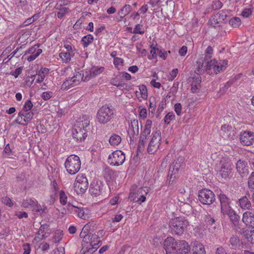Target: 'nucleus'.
<instances>
[{
	"label": "nucleus",
	"mask_w": 254,
	"mask_h": 254,
	"mask_svg": "<svg viewBox=\"0 0 254 254\" xmlns=\"http://www.w3.org/2000/svg\"><path fill=\"white\" fill-rule=\"evenodd\" d=\"M175 115L173 112H169L164 117V121L165 124L169 125L171 121L175 118Z\"/></svg>",
	"instance_id": "de8ad7c7"
},
{
	"label": "nucleus",
	"mask_w": 254,
	"mask_h": 254,
	"mask_svg": "<svg viewBox=\"0 0 254 254\" xmlns=\"http://www.w3.org/2000/svg\"><path fill=\"white\" fill-rule=\"evenodd\" d=\"M228 61L227 60L217 61V64L214 68V72L215 74L219 73L220 71H224L227 67Z\"/></svg>",
	"instance_id": "473e14b6"
},
{
	"label": "nucleus",
	"mask_w": 254,
	"mask_h": 254,
	"mask_svg": "<svg viewBox=\"0 0 254 254\" xmlns=\"http://www.w3.org/2000/svg\"><path fill=\"white\" fill-rule=\"evenodd\" d=\"M119 15H124V16H127L129 14V16H139V14L137 12L132 11L131 7L129 4H126L122 7L119 11Z\"/></svg>",
	"instance_id": "c85d7f7f"
},
{
	"label": "nucleus",
	"mask_w": 254,
	"mask_h": 254,
	"mask_svg": "<svg viewBox=\"0 0 254 254\" xmlns=\"http://www.w3.org/2000/svg\"><path fill=\"white\" fill-rule=\"evenodd\" d=\"M59 56L65 63L69 62L71 59L70 54L69 52L61 53Z\"/></svg>",
	"instance_id": "49530a36"
},
{
	"label": "nucleus",
	"mask_w": 254,
	"mask_h": 254,
	"mask_svg": "<svg viewBox=\"0 0 254 254\" xmlns=\"http://www.w3.org/2000/svg\"><path fill=\"white\" fill-rule=\"evenodd\" d=\"M40 45L39 44L35 45L33 47L29 48L28 51H25L24 54L26 55L27 54H30L33 55V54H35V53L37 52V50L38 49H40L39 48L40 47Z\"/></svg>",
	"instance_id": "8fccbe9b"
},
{
	"label": "nucleus",
	"mask_w": 254,
	"mask_h": 254,
	"mask_svg": "<svg viewBox=\"0 0 254 254\" xmlns=\"http://www.w3.org/2000/svg\"><path fill=\"white\" fill-rule=\"evenodd\" d=\"M95 225V223L93 221L90 222L84 226L83 231H88V232L93 231L94 230Z\"/></svg>",
	"instance_id": "09e8293b"
},
{
	"label": "nucleus",
	"mask_w": 254,
	"mask_h": 254,
	"mask_svg": "<svg viewBox=\"0 0 254 254\" xmlns=\"http://www.w3.org/2000/svg\"><path fill=\"white\" fill-rule=\"evenodd\" d=\"M39 248L42 251H45L49 249L50 246L47 243L43 242L40 244Z\"/></svg>",
	"instance_id": "338daca9"
},
{
	"label": "nucleus",
	"mask_w": 254,
	"mask_h": 254,
	"mask_svg": "<svg viewBox=\"0 0 254 254\" xmlns=\"http://www.w3.org/2000/svg\"><path fill=\"white\" fill-rule=\"evenodd\" d=\"M102 188L103 185L101 181H94L90 184L89 190L92 196H97L101 194Z\"/></svg>",
	"instance_id": "6ab92c4d"
},
{
	"label": "nucleus",
	"mask_w": 254,
	"mask_h": 254,
	"mask_svg": "<svg viewBox=\"0 0 254 254\" xmlns=\"http://www.w3.org/2000/svg\"><path fill=\"white\" fill-rule=\"evenodd\" d=\"M66 171L71 175L76 174L80 170L81 162L79 157L75 155L68 156L64 163Z\"/></svg>",
	"instance_id": "20e7f679"
},
{
	"label": "nucleus",
	"mask_w": 254,
	"mask_h": 254,
	"mask_svg": "<svg viewBox=\"0 0 254 254\" xmlns=\"http://www.w3.org/2000/svg\"><path fill=\"white\" fill-rule=\"evenodd\" d=\"M101 245V242L98 243V242H95L93 243H91V244H88L86 245V246L85 247H82V248L81 250V252L82 254H86V253H93L97 250L99 246Z\"/></svg>",
	"instance_id": "bb28decb"
},
{
	"label": "nucleus",
	"mask_w": 254,
	"mask_h": 254,
	"mask_svg": "<svg viewBox=\"0 0 254 254\" xmlns=\"http://www.w3.org/2000/svg\"><path fill=\"white\" fill-rule=\"evenodd\" d=\"M236 169L242 177L246 176L248 174V164L245 160H239L236 163Z\"/></svg>",
	"instance_id": "4be33fe9"
},
{
	"label": "nucleus",
	"mask_w": 254,
	"mask_h": 254,
	"mask_svg": "<svg viewBox=\"0 0 254 254\" xmlns=\"http://www.w3.org/2000/svg\"><path fill=\"white\" fill-rule=\"evenodd\" d=\"M238 202L239 205L243 209H250L251 207V202L246 196L240 198Z\"/></svg>",
	"instance_id": "72a5a7b5"
},
{
	"label": "nucleus",
	"mask_w": 254,
	"mask_h": 254,
	"mask_svg": "<svg viewBox=\"0 0 254 254\" xmlns=\"http://www.w3.org/2000/svg\"><path fill=\"white\" fill-rule=\"evenodd\" d=\"M95 242H98V243H101V240H100V238L98 235H96L95 234H92L91 232L88 233V235L85 239V244H82V247H85L86 245L91 244V243H93Z\"/></svg>",
	"instance_id": "c756f323"
},
{
	"label": "nucleus",
	"mask_w": 254,
	"mask_h": 254,
	"mask_svg": "<svg viewBox=\"0 0 254 254\" xmlns=\"http://www.w3.org/2000/svg\"><path fill=\"white\" fill-rule=\"evenodd\" d=\"M184 158L183 157H179L175 160L170 166L169 172H171L174 174L178 173L180 168L184 165Z\"/></svg>",
	"instance_id": "393cba45"
},
{
	"label": "nucleus",
	"mask_w": 254,
	"mask_h": 254,
	"mask_svg": "<svg viewBox=\"0 0 254 254\" xmlns=\"http://www.w3.org/2000/svg\"><path fill=\"white\" fill-rule=\"evenodd\" d=\"M161 132L159 130H157L153 134L152 139L147 147V152L150 154H154L158 149L161 144Z\"/></svg>",
	"instance_id": "1a4fd4ad"
},
{
	"label": "nucleus",
	"mask_w": 254,
	"mask_h": 254,
	"mask_svg": "<svg viewBox=\"0 0 254 254\" xmlns=\"http://www.w3.org/2000/svg\"><path fill=\"white\" fill-rule=\"evenodd\" d=\"M218 197L220 203L221 212L222 214L232 209L230 206L231 199L223 191H221L219 194H218Z\"/></svg>",
	"instance_id": "f8f14e48"
},
{
	"label": "nucleus",
	"mask_w": 254,
	"mask_h": 254,
	"mask_svg": "<svg viewBox=\"0 0 254 254\" xmlns=\"http://www.w3.org/2000/svg\"><path fill=\"white\" fill-rule=\"evenodd\" d=\"M22 46H20L19 47H17L12 53L11 55H12V56L9 58V60H10L12 57H16V58H18L23 53H18V51L20 50H22Z\"/></svg>",
	"instance_id": "6e6d98bb"
},
{
	"label": "nucleus",
	"mask_w": 254,
	"mask_h": 254,
	"mask_svg": "<svg viewBox=\"0 0 254 254\" xmlns=\"http://www.w3.org/2000/svg\"><path fill=\"white\" fill-rule=\"evenodd\" d=\"M37 203V201L35 199L32 198H27L25 200H23L21 206L24 208H27L29 206H34Z\"/></svg>",
	"instance_id": "ea45409f"
},
{
	"label": "nucleus",
	"mask_w": 254,
	"mask_h": 254,
	"mask_svg": "<svg viewBox=\"0 0 254 254\" xmlns=\"http://www.w3.org/2000/svg\"><path fill=\"white\" fill-rule=\"evenodd\" d=\"M34 114L32 111L28 113L20 111L15 122L19 125L26 126L27 123L30 122L33 119Z\"/></svg>",
	"instance_id": "4468645a"
},
{
	"label": "nucleus",
	"mask_w": 254,
	"mask_h": 254,
	"mask_svg": "<svg viewBox=\"0 0 254 254\" xmlns=\"http://www.w3.org/2000/svg\"><path fill=\"white\" fill-rule=\"evenodd\" d=\"M240 140L243 145L250 146L254 143V132L251 131H244L240 134Z\"/></svg>",
	"instance_id": "ddd939ff"
},
{
	"label": "nucleus",
	"mask_w": 254,
	"mask_h": 254,
	"mask_svg": "<svg viewBox=\"0 0 254 254\" xmlns=\"http://www.w3.org/2000/svg\"><path fill=\"white\" fill-rule=\"evenodd\" d=\"M68 209L76 214L78 217L84 220L88 218V210L86 208L78 207L70 203L68 204Z\"/></svg>",
	"instance_id": "dca6fc26"
},
{
	"label": "nucleus",
	"mask_w": 254,
	"mask_h": 254,
	"mask_svg": "<svg viewBox=\"0 0 254 254\" xmlns=\"http://www.w3.org/2000/svg\"><path fill=\"white\" fill-rule=\"evenodd\" d=\"M178 73V69L177 68L173 69L169 74L168 76L169 80L170 81L173 80L176 77L177 74Z\"/></svg>",
	"instance_id": "bf43d9fd"
},
{
	"label": "nucleus",
	"mask_w": 254,
	"mask_h": 254,
	"mask_svg": "<svg viewBox=\"0 0 254 254\" xmlns=\"http://www.w3.org/2000/svg\"><path fill=\"white\" fill-rule=\"evenodd\" d=\"M191 251L192 254H206L204 246L198 241L194 242Z\"/></svg>",
	"instance_id": "cd10ccee"
},
{
	"label": "nucleus",
	"mask_w": 254,
	"mask_h": 254,
	"mask_svg": "<svg viewBox=\"0 0 254 254\" xmlns=\"http://www.w3.org/2000/svg\"><path fill=\"white\" fill-rule=\"evenodd\" d=\"M46 210L47 207L46 206H43V207H42L40 205H38L36 203L34 206L33 211L39 214L46 213Z\"/></svg>",
	"instance_id": "a19ab883"
},
{
	"label": "nucleus",
	"mask_w": 254,
	"mask_h": 254,
	"mask_svg": "<svg viewBox=\"0 0 254 254\" xmlns=\"http://www.w3.org/2000/svg\"><path fill=\"white\" fill-rule=\"evenodd\" d=\"M243 222L246 226L254 228V214L250 211H246L243 213Z\"/></svg>",
	"instance_id": "5701e85b"
},
{
	"label": "nucleus",
	"mask_w": 254,
	"mask_h": 254,
	"mask_svg": "<svg viewBox=\"0 0 254 254\" xmlns=\"http://www.w3.org/2000/svg\"><path fill=\"white\" fill-rule=\"evenodd\" d=\"M49 71V69L46 67L44 68H41V69L39 71L38 73V77L36 79V82L37 83H41L42 82L45 77L46 74L48 73Z\"/></svg>",
	"instance_id": "c9c22d12"
},
{
	"label": "nucleus",
	"mask_w": 254,
	"mask_h": 254,
	"mask_svg": "<svg viewBox=\"0 0 254 254\" xmlns=\"http://www.w3.org/2000/svg\"><path fill=\"white\" fill-rule=\"evenodd\" d=\"M229 24L233 27L237 28L241 24V20L239 17H233L229 20Z\"/></svg>",
	"instance_id": "58836bf2"
},
{
	"label": "nucleus",
	"mask_w": 254,
	"mask_h": 254,
	"mask_svg": "<svg viewBox=\"0 0 254 254\" xmlns=\"http://www.w3.org/2000/svg\"><path fill=\"white\" fill-rule=\"evenodd\" d=\"M60 203L64 205L67 203V197L64 190H61L59 194Z\"/></svg>",
	"instance_id": "a18cd8bd"
},
{
	"label": "nucleus",
	"mask_w": 254,
	"mask_h": 254,
	"mask_svg": "<svg viewBox=\"0 0 254 254\" xmlns=\"http://www.w3.org/2000/svg\"><path fill=\"white\" fill-rule=\"evenodd\" d=\"M33 107V104L30 100H28L23 105L22 110L21 111H24V112L28 113L29 111Z\"/></svg>",
	"instance_id": "c03bdc74"
},
{
	"label": "nucleus",
	"mask_w": 254,
	"mask_h": 254,
	"mask_svg": "<svg viewBox=\"0 0 254 254\" xmlns=\"http://www.w3.org/2000/svg\"><path fill=\"white\" fill-rule=\"evenodd\" d=\"M83 78L82 71L75 73L72 77H68L63 83L61 89L64 90L78 85Z\"/></svg>",
	"instance_id": "423d86ee"
},
{
	"label": "nucleus",
	"mask_w": 254,
	"mask_h": 254,
	"mask_svg": "<svg viewBox=\"0 0 254 254\" xmlns=\"http://www.w3.org/2000/svg\"><path fill=\"white\" fill-rule=\"evenodd\" d=\"M49 230V225L48 224L45 223L41 225L39 231L36 234L34 240L36 241H40L43 239H45L47 237L46 234Z\"/></svg>",
	"instance_id": "412c9836"
},
{
	"label": "nucleus",
	"mask_w": 254,
	"mask_h": 254,
	"mask_svg": "<svg viewBox=\"0 0 254 254\" xmlns=\"http://www.w3.org/2000/svg\"><path fill=\"white\" fill-rule=\"evenodd\" d=\"M220 133L225 138L233 139L235 136L236 132L232 126L225 124L221 127Z\"/></svg>",
	"instance_id": "a211bd4d"
},
{
	"label": "nucleus",
	"mask_w": 254,
	"mask_h": 254,
	"mask_svg": "<svg viewBox=\"0 0 254 254\" xmlns=\"http://www.w3.org/2000/svg\"><path fill=\"white\" fill-rule=\"evenodd\" d=\"M103 174L104 178L107 181L113 180L115 177V172L109 167H106L103 171Z\"/></svg>",
	"instance_id": "7c9ffc66"
},
{
	"label": "nucleus",
	"mask_w": 254,
	"mask_h": 254,
	"mask_svg": "<svg viewBox=\"0 0 254 254\" xmlns=\"http://www.w3.org/2000/svg\"><path fill=\"white\" fill-rule=\"evenodd\" d=\"M189 251L190 246L186 241L184 240L178 241L175 254H188Z\"/></svg>",
	"instance_id": "aec40b11"
},
{
	"label": "nucleus",
	"mask_w": 254,
	"mask_h": 254,
	"mask_svg": "<svg viewBox=\"0 0 254 254\" xmlns=\"http://www.w3.org/2000/svg\"><path fill=\"white\" fill-rule=\"evenodd\" d=\"M212 53L213 49L210 46H209L205 51V57L204 59V60L207 61V58H210L211 57V55L212 54Z\"/></svg>",
	"instance_id": "5fc2aeb1"
},
{
	"label": "nucleus",
	"mask_w": 254,
	"mask_h": 254,
	"mask_svg": "<svg viewBox=\"0 0 254 254\" xmlns=\"http://www.w3.org/2000/svg\"><path fill=\"white\" fill-rule=\"evenodd\" d=\"M125 159V153L121 150H117L109 155L108 162L112 166H119L124 163Z\"/></svg>",
	"instance_id": "6e6552de"
},
{
	"label": "nucleus",
	"mask_w": 254,
	"mask_h": 254,
	"mask_svg": "<svg viewBox=\"0 0 254 254\" xmlns=\"http://www.w3.org/2000/svg\"><path fill=\"white\" fill-rule=\"evenodd\" d=\"M104 69V67H100L93 69L92 71H90V73L85 76L84 81L89 80L91 77H94L102 73Z\"/></svg>",
	"instance_id": "f704fd0d"
},
{
	"label": "nucleus",
	"mask_w": 254,
	"mask_h": 254,
	"mask_svg": "<svg viewBox=\"0 0 254 254\" xmlns=\"http://www.w3.org/2000/svg\"><path fill=\"white\" fill-rule=\"evenodd\" d=\"M223 3L219 0H216L212 2V8L213 10H218L222 7Z\"/></svg>",
	"instance_id": "603ef678"
},
{
	"label": "nucleus",
	"mask_w": 254,
	"mask_h": 254,
	"mask_svg": "<svg viewBox=\"0 0 254 254\" xmlns=\"http://www.w3.org/2000/svg\"><path fill=\"white\" fill-rule=\"evenodd\" d=\"M229 245L231 246V249L234 250H241L244 248L243 242L236 235L232 236L229 239Z\"/></svg>",
	"instance_id": "b1692460"
},
{
	"label": "nucleus",
	"mask_w": 254,
	"mask_h": 254,
	"mask_svg": "<svg viewBox=\"0 0 254 254\" xmlns=\"http://www.w3.org/2000/svg\"><path fill=\"white\" fill-rule=\"evenodd\" d=\"M93 41V36L91 34H88L84 36L81 39V43L84 48L87 47L89 44L92 43Z\"/></svg>",
	"instance_id": "4c0bfd02"
},
{
	"label": "nucleus",
	"mask_w": 254,
	"mask_h": 254,
	"mask_svg": "<svg viewBox=\"0 0 254 254\" xmlns=\"http://www.w3.org/2000/svg\"><path fill=\"white\" fill-rule=\"evenodd\" d=\"M215 169L219 173L221 178L224 179L229 178L232 173V168L230 165L223 161H221L219 164H217Z\"/></svg>",
	"instance_id": "9b49d317"
},
{
	"label": "nucleus",
	"mask_w": 254,
	"mask_h": 254,
	"mask_svg": "<svg viewBox=\"0 0 254 254\" xmlns=\"http://www.w3.org/2000/svg\"><path fill=\"white\" fill-rule=\"evenodd\" d=\"M121 140L122 139L120 135L114 133L110 137L109 141L112 146H116L120 143Z\"/></svg>",
	"instance_id": "e433bc0d"
},
{
	"label": "nucleus",
	"mask_w": 254,
	"mask_h": 254,
	"mask_svg": "<svg viewBox=\"0 0 254 254\" xmlns=\"http://www.w3.org/2000/svg\"><path fill=\"white\" fill-rule=\"evenodd\" d=\"M224 216L227 215L229 216L231 222L235 226H237L240 220V217L237 214L234 210L232 209L228 210L223 214Z\"/></svg>",
	"instance_id": "a878e982"
},
{
	"label": "nucleus",
	"mask_w": 254,
	"mask_h": 254,
	"mask_svg": "<svg viewBox=\"0 0 254 254\" xmlns=\"http://www.w3.org/2000/svg\"><path fill=\"white\" fill-rule=\"evenodd\" d=\"M215 254H228L225 249L222 247H220L216 249Z\"/></svg>",
	"instance_id": "774afa93"
},
{
	"label": "nucleus",
	"mask_w": 254,
	"mask_h": 254,
	"mask_svg": "<svg viewBox=\"0 0 254 254\" xmlns=\"http://www.w3.org/2000/svg\"><path fill=\"white\" fill-rule=\"evenodd\" d=\"M90 124L89 118L83 116L76 122L72 129V136L77 141H84L87 136V129Z\"/></svg>",
	"instance_id": "f257e3e1"
},
{
	"label": "nucleus",
	"mask_w": 254,
	"mask_h": 254,
	"mask_svg": "<svg viewBox=\"0 0 254 254\" xmlns=\"http://www.w3.org/2000/svg\"><path fill=\"white\" fill-rule=\"evenodd\" d=\"M150 47L151 48L150 51L151 55H149L148 58L149 60H152L157 57V55H158L160 49L154 47L153 45H152Z\"/></svg>",
	"instance_id": "79ce46f5"
},
{
	"label": "nucleus",
	"mask_w": 254,
	"mask_h": 254,
	"mask_svg": "<svg viewBox=\"0 0 254 254\" xmlns=\"http://www.w3.org/2000/svg\"><path fill=\"white\" fill-rule=\"evenodd\" d=\"M188 224L184 217H177L170 220L169 230L173 235L182 236L187 230Z\"/></svg>",
	"instance_id": "f03ea898"
},
{
	"label": "nucleus",
	"mask_w": 254,
	"mask_h": 254,
	"mask_svg": "<svg viewBox=\"0 0 254 254\" xmlns=\"http://www.w3.org/2000/svg\"><path fill=\"white\" fill-rule=\"evenodd\" d=\"M174 110L178 116L181 115L182 105L180 103H176L174 106Z\"/></svg>",
	"instance_id": "680f3d73"
},
{
	"label": "nucleus",
	"mask_w": 254,
	"mask_h": 254,
	"mask_svg": "<svg viewBox=\"0 0 254 254\" xmlns=\"http://www.w3.org/2000/svg\"><path fill=\"white\" fill-rule=\"evenodd\" d=\"M143 192L145 194H147V192L142 188H139L137 189L135 192L130 193L129 197L132 198V200L134 202H138L139 204H141L146 200V197L145 196Z\"/></svg>",
	"instance_id": "f3484780"
},
{
	"label": "nucleus",
	"mask_w": 254,
	"mask_h": 254,
	"mask_svg": "<svg viewBox=\"0 0 254 254\" xmlns=\"http://www.w3.org/2000/svg\"><path fill=\"white\" fill-rule=\"evenodd\" d=\"M224 20V17H211L209 19L208 24L215 28L220 27Z\"/></svg>",
	"instance_id": "2f4dec72"
},
{
	"label": "nucleus",
	"mask_w": 254,
	"mask_h": 254,
	"mask_svg": "<svg viewBox=\"0 0 254 254\" xmlns=\"http://www.w3.org/2000/svg\"><path fill=\"white\" fill-rule=\"evenodd\" d=\"M42 52V49H38L37 50V52L35 53V54H34L33 55L31 54L30 56H29L27 58V61L29 62H31V61H34L35 59H36V58L37 57H38L40 55V54H41Z\"/></svg>",
	"instance_id": "864d4df0"
},
{
	"label": "nucleus",
	"mask_w": 254,
	"mask_h": 254,
	"mask_svg": "<svg viewBox=\"0 0 254 254\" xmlns=\"http://www.w3.org/2000/svg\"><path fill=\"white\" fill-rule=\"evenodd\" d=\"M253 8H245L241 14V16H250L253 14Z\"/></svg>",
	"instance_id": "0e129e2a"
},
{
	"label": "nucleus",
	"mask_w": 254,
	"mask_h": 254,
	"mask_svg": "<svg viewBox=\"0 0 254 254\" xmlns=\"http://www.w3.org/2000/svg\"><path fill=\"white\" fill-rule=\"evenodd\" d=\"M23 249L24 250V253H23V254H30L31 252V247L29 244H24L23 245Z\"/></svg>",
	"instance_id": "e2e57ef3"
},
{
	"label": "nucleus",
	"mask_w": 254,
	"mask_h": 254,
	"mask_svg": "<svg viewBox=\"0 0 254 254\" xmlns=\"http://www.w3.org/2000/svg\"><path fill=\"white\" fill-rule=\"evenodd\" d=\"M114 108L105 105L101 107L98 111L96 119L101 124H105L114 118Z\"/></svg>",
	"instance_id": "7ed1b4c3"
},
{
	"label": "nucleus",
	"mask_w": 254,
	"mask_h": 254,
	"mask_svg": "<svg viewBox=\"0 0 254 254\" xmlns=\"http://www.w3.org/2000/svg\"><path fill=\"white\" fill-rule=\"evenodd\" d=\"M248 185L250 188H254V172H252L249 178Z\"/></svg>",
	"instance_id": "052dcab7"
},
{
	"label": "nucleus",
	"mask_w": 254,
	"mask_h": 254,
	"mask_svg": "<svg viewBox=\"0 0 254 254\" xmlns=\"http://www.w3.org/2000/svg\"><path fill=\"white\" fill-rule=\"evenodd\" d=\"M53 93L52 92H44L42 94L41 97L44 100H48L50 99L53 96Z\"/></svg>",
	"instance_id": "13d9d810"
},
{
	"label": "nucleus",
	"mask_w": 254,
	"mask_h": 254,
	"mask_svg": "<svg viewBox=\"0 0 254 254\" xmlns=\"http://www.w3.org/2000/svg\"><path fill=\"white\" fill-rule=\"evenodd\" d=\"M216 64H217V61L215 59L210 60V61H207L206 62V64L205 66V70H210L213 69L214 71Z\"/></svg>",
	"instance_id": "37998d69"
},
{
	"label": "nucleus",
	"mask_w": 254,
	"mask_h": 254,
	"mask_svg": "<svg viewBox=\"0 0 254 254\" xmlns=\"http://www.w3.org/2000/svg\"><path fill=\"white\" fill-rule=\"evenodd\" d=\"M74 187L78 193L85 192L88 187V182L86 176L83 175H78L74 184Z\"/></svg>",
	"instance_id": "9d476101"
},
{
	"label": "nucleus",
	"mask_w": 254,
	"mask_h": 254,
	"mask_svg": "<svg viewBox=\"0 0 254 254\" xmlns=\"http://www.w3.org/2000/svg\"><path fill=\"white\" fill-rule=\"evenodd\" d=\"M130 125H129V129H133L136 127H137V133H138L139 132V128H138V120H132L130 121Z\"/></svg>",
	"instance_id": "4d7b16f0"
},
{
	"label": "nucleus",
	"mask_w": 254,
	"mask_h": 254,
	"mask_svg": "<svg viewBox=\"0 0 254 254\" xmlns=\"http://www.w3.org/2000/svg\"><path fill=\"white\" fill-rule=\"evenodd\" d=\"M152 126V121L150 120H147L144 126L143 131L141 132L138 145L137 147V152L142 153L145 147V144L146 140L149 137L151 133V128Z\"/></svg>",
	"instance_id": "39448f33"
},
{
	"label": "nucleus",
	"mask_w": 254,
	"mask_h": 254,
	"mask_svg": "<svg viewBox=\"0 0 254 254\" xmlns=\"http://www.w3.org/2000/svg\"><path fill=\"white\" fill-rule=\"evenodd\" d=\"M140 93L143 98H147V90L146 87L144 85H141L139 86Z\"/></svg>",
	"instance_id": "3c124183"
},
{
	"label": "nucleus",
	"mask_w": 254,
	"mask_h": 254,
	"mask_svg": "<svg viewBox=\"0 0 254 254\" xmlns=\"http://www.w3.org/2000/svg\"><path fill=\"white\" fill-rule=\"evenodd\" d=\"M2 202L8 206H12L13 204L11 199L8 197H5L2 198Z\"/></svg>",
	"instance_id": "69168bd1"
},
{
	"label": "nucleus",
	"mask_w": 254,
	"mask_h": 254,
	"mask_svg": "<svg viewBox=\"0 0 254 254\" xmlns=\"http://www.w3.org/2000/svg\"><path fill=\"white\" fill-rule=\"evenodd\" d=\"M176 241L172 237H167L164 242V248L167 254H175V251L177 246Z\"/></svg>",
	"instance_id": "2eb2a0df"
},
{
	"label": "nucleus",
	"mask_w": 254,
	"mask_h": 254,
	"mask_svg": "<svg viewBox=\"0 0 254 254\" xmlns=\"http://www.w3.org/2000/svg\"><path fill=\"white\" fill-rule=\"evenodd\" d=\"M198 198L199 201L204 205H210L215 201L214 193L208 189H202L200 190Z\"/></svg>",
	"instance_id": "0eeeda50"
}]
</instances>
